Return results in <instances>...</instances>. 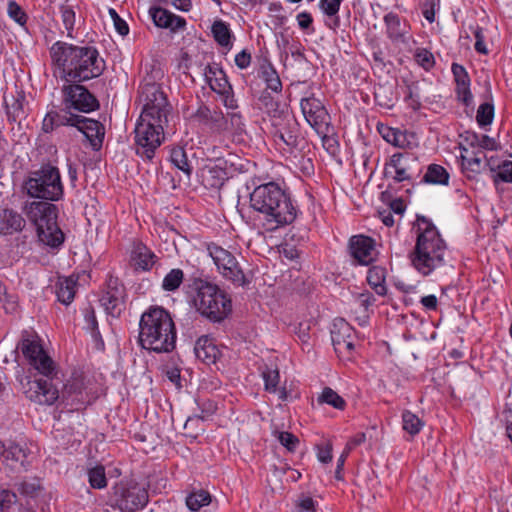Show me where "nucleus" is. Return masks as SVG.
Returning <instances> with one entry per match:
<instances>
[{"mask_svg":"<svg viewBox=\"0 0 512 512\" xmlns=\"http://www.w3.org/2000/svg\"><path fill=\"white\" fill-rule=\"evenodd\" d=\"M29 196L46 201L32 202L27 207V216L34 223L39 240L47 246L57 248L64 242V233L57 224L58 210L48 201H58L64 194L60 171L56 166L44 164L32 171L25 182Z\"/></svg>","mask_w":512,"mask_h":512,"instance_id":"f257e3e1","label":"nucleus"},{"mask_svg":"<svg viewBox=\"0 0 512 512\" xmlns=\"http://www.w3.org/2000/svg\"><path fill=\"white\" fill-rule=\"evenodd\" d=\"M49 53L59 77L65 82H86L98 78L106 68L105 60L93 45L56 41Z\"/></svg>","mask_w":512,"mask_h":512,"instance_id":"f03ea898","label":"nucleus"},{"mask_svg":"<svg viewBox=\"0 0 512 512\" xmlns=\"http://www.w3.org/2000/svg\"><path fill=\"white\" fill-rule=\"evenodd\" d=\"M17 349L21 351L28 364L42 375L41 378L28 381L26 397L40 405L54 404L60 397L56 385L53 384V379L57 375L56 365L44 351L38 337L23 331Z\"/></svg>","mask_w":512,"mask_h":512,"instance_id":"7ed1b4c3","label":"nucleus"},{"mask_svg":"<svg viewBox=\"0 0 512 512\" xmlns=\"http://www.w3.org/2000/svg\"><path fill=\"white\" fill-rule=\"evenodd\" d=\"M249 204L266 231L289 225L297 217L298 209L290 193L273 181L257 185L250 193Z\"/></svg>","mask_w":512,"mask_h":512,"instance_id":"20e7f679","label":"nucleus"},{"mask_svg":"<svg viewBox=\"0 0 512 512\" xmlns=\"http://www.w3.org/2000/svg\"><path fill=\"white\" fill-rule=\"evenodd\" d=\"M417 239L411 261L416 270L429 275L433 270L445 264L446 243L440 237L436 226L425 216L418 215L413 225Z\"/></svg>","mask_w":512,"mask_h":512,"instance_id":"39448f33","label":"nucleus"},{"mask_svg":"<svg viewBox=\"0 0 512 512\" xmlns=\"http://www.w3.org/2000/svg\"><path fill=\"white\" fill-rule=\"evenodd\" d=\"M140 346L155 353H169L176 345V328L170 313L160 306L145 311L139 322Z\"/></svg>","mask_w":512,"mask_h":512,"instance_id":"423d86ee","label":"nucleus"},{"mask_svg":"<svg viewBox=\"0 0 512 512\" xmlns=\"http://www.w3.org/2000/svg\"><path fill=\"white\" fill-rule=\"evenodd\" d=\"M187 286L195 293L196 310L211 322L220 323L232 312V301L228 294L216 284L204 278L202 270L193 269L187 276Z\"/></svg>","mask_w":512,"mask_h":512,"instance_id":"0eeeda50","label":"nucleus"},{"mask_svg":"<svg viewBox=\"0 0 512 512\" xmlns=\"http://www.w3.org/2000/svg\"><path fill=\"white\" fill-rule=\"evenodd\" d=\"M149 494L144 484L134 479H121L110 489L107 504L121 512H136L146 507Z\"/></svg>","mask_w":512,"mask_h":512,"instance_id":"6e6552de","label":"nucleus"},{"mask_svg":"<svg viewBox=\"0 0 512 512\" xmlns=\"http://www.w3.org/2000/svg\"><path fill=\"white\" fill-rule=\"evenodd\" d=\"M167 122H158V120L139 117L134 133L136 154L144 160L151 161L155 156V151L160 147L164 140V125Z\"/></svg>","mask_w":512,"mask_h":512,"instance_id":"1a4fd4ad","label":"nucleus"},{"mask_svg":"<svg viewBox=\"0 0 512 512\" xmlns=\"http://www.w3.org/2000/svg\"><path fill=\"white\" fill-rule=\"evenodd\" d=\"M139 97L143 103L140 116L155 119L158 122H168L167 116L171 111V106L160 85L156 83L141 85Z\"/></svg>","mask_w":512,"mask_h":512,"instance_id":"9d476101","label":"nucleus"},{"mask_svg":"<svg viewBox=\"0 0 512 512\" xmlns=\"http://www.w3.org/2000/svg\"><path fill=\"white\" fill-rule=\"evenodd\" d=\"M61 88L62 104L67 109L81 113H90L99 109L98 99L83 85L82 82H66Z\"/></svg>","mask_w":512,"mask_h":512,"instance_id":"9b49d317","label":"nucleus"},{"mask_svg":"<svg viewBox=\"0 0 512 512\" xmlns=\"http://www.w3.org/2000/svg\"><path fill=\"white\" fill-rule=\"evenodd\" d=\"M417 158L408 152L395 153L384 167V177L392 178L395 182L412 180L419 173Z\"/></svg>","mask_w":512,"mask_h":512,"instance_id":"f8f14e48","label":"nucleus"},{"mask_svg":"<svg viewBox=\"0 0 512 512\" xmlns=\"http://www.w3.org/2000/svg\"><path fill=\"white\" fill-rule=\"evenodd\" d=\"M125 297L124 285L118 278L110 276L106 280L99 302L108 315L118 317L123 309Z\"/></svg>","mask_w":512,"mask_h":512,"instance_id":"ddd939ff","label":"nucleus"},{"mask_svg":"<svg viewBox=\"0 0 512 512\" xmlns=\"http://www.w3.org/2000/svg\"><path fill=\"white\" fill-rule=\"evenodd\" d=\"M300 106L306 121L317 133L327 132L330 116L319 99L314 96L303 98Z\"/></svg>","mask_w":512,"mask_h":512,"instance_id":"4468645a","label":"nucleus"},{"mask_svg":"<svg viewBox=\"0 0 512 512\" xmlns=\"http://www.w3.org/2000/svg\"><path fill=\"white\" fill-rule=\"evenodd\" d=\"M461 169L468 179H476L479 174L487 170L485 153L480 149H471L464 142H459Z\"/></svg>","mask_w":512,"mask_h":512,"instance_id":"2eb2a0df","label":"nucleus"},{"mask_svg":"<svg viewBox=\"0 0 512 512\" xmlns=\"http://www.w3.org/2000/svg\"><path fill=\"white\" fill-rule=\"evenodd\" d=\"M348 251L357 264L368 266L375 260V240L362 234L353 235L348 242Z\"/></svg>","mask_w":512,"mask_h":512,"instance_id":"dca6fc26","label":"nucleus"},{"mask_svg":"<svg viewBox=\"0 0 512 512\" xmlns=\"http://www.w3.org/2000/svg\"><path fill=\"white\" fill-rule=\"evenodd\" d=\"M62 401L71 411H79L90 404V397L82 378H75L64 386Z\"/></svg>","mask_w":512,"mask_h":512,"instance_id":"f3484780","label":"nucleus"},{"mask_svg":"<svg viewBox=\"0 0 512 512\" xmlns=\"http://www.w3.org/2000/svg\"><path fill=\"white\" fill-rule=\"evenodd\" d=\"M148 13L154 25L158 28L167 29L173 34L186 29V19L165 8L151 6Z\"/></svg>","mask_w":512,"mask_h":512,"instance_id":"a211bd4d","label":"nucleus"},{"mask_svg":"<svg viewBox=\"0 0 512 512\" xmlns=\"http://www.w3.org/2000/svg\"><path fill=\"white\" fill-rule=\"evenodd\" d=\"M353 331V327L345 319H334L331 328V339L337 353L351 352L354 349Z\"/></svg>","mask_w":512,"mask_h":512,"instance_id":"6ab92c4d","label":"nucleus"},{"mask_svg":"<svg viewBox=\"0 0 512 512\" xmlns=\"http://www.w3.org/2000/svg\"><path fill=\"white\" fill-rule=\"evenodd\" d=\"M451 72L455 83L456 99L465 107L473 105V95L470 89L471 79L467 70L458 63H453Z\"/></svg>","mask_w":512,"mask_h":512,"instance_id":"aec40b11","label":"nucleus"},{"mask_svg":"<svg viewBox=\"0 0 512 512\" xmlns=\"http://www.w3.org/2000/svg\"><path fill=\"white\" fill-rule=\"evenodd\" d=\"M75 128L84 134L93 150L101 149L105 137V127L100 121L79 115Z\"/></svg>","mask_w":512,"mask_h":512,"instance_id":"412c9836","label":"nucleus"},{"mask_svg":"<svg viewBox=\"0 0 512 512\" xmlns=\"http://www.w3.org/2000/svg\"><path fill=\"white\" fill-rule=\"evenodd\" d=\"M26 221L21 213L12 208H0V235L8 236L21 232Z\"/></svg>","mask_w":512,"mask_h":512,"instance_id":"4be33fe9","label":"nucleus"},{"mask_svg":"<svg viewBox=\"0 0 512 512\" xmlns=\"http://www.w3.org/2000/svg\"><path fill=\"white\" fill-rule=\"evenodd\" d=\"M194 353L196 358L206 365L215 364L220 356V350L214 339L201 336L195 343Z\"/></svg>","mask_w":512,"mask_h":512,"instance_id":"5701e85b","label":"nucleus"},{"mask_svg":"<svg viewBox=\"0 0 512 512\" xmlns=\"http://www.w3.org/2000/svg\"><path fill=\"white\" fill-rule=\"evenodd\" d=\"M217 166H221V170L225 172L228 179L237 173L248 171L250 162L234 153L228 152L226 156L219 157L215 160Z\"/></svg>","mask_w":512,"mask_h":512,"instance_id":"b1692460","label":"nucleus"},{"mask_svg":"<svg viewBox=\"0 0 512 512\" xmlns=\"http://www.w3.org/2000/svg\"><path fill=\"white\" fill-rule=\"evenodd\" d=\"M199 177L202 184L208 189H220L228 177L225 172L221 170V166L213 164L205 165L201 170Z\"/></svg>","mask_w":512,"mask_h":512,"instance_id":"393cba45","label":"nucleus"},{"mask_svg":"<svg viewBox=\"0 0 512 512\" xmlns=\"http://www.w3.org/2000/svg\"><path fill=\"white\" fill-rule=\"evenodd\" d=\"M131 260L135 269L149 271L156 263L157 256L143 243H137L132 250Z\"/></svg>","mask_w":512,"mask_h":512,"instance_id":"a878e982","label":"nucleus"},{"mask_svg":"<svg viewBox=\"0 0 512 512\" xmlns=\"http://www.w3.org/2000/svg\"><path fill=\"white\" fill-rule=\"evenodd\" d=\"M387 37L393 42H405L408 25L402 21L398 14L389 12L384 16Z\"/></svg>","mask_w":512,"mask_h":512,"instance_id":"bb28decb","label":"nucleus"},{"mask_svg":"<svg viewBox=\"0 0 512 512\" xmlns=\"http://www.w3.org/2000/svg\"><path fill=\"white\" fill-rule=\"evenodd\" d=\"M461 137L463 138L462 142L471 149L495 151L500 147L497 141L488 135L479 136L476 133L465 132Z\"/></svg>","mask_w":512,"mask_h":512,"instance_id":"cd10ccee","label":"nucleus"},{"mask_svg":"<svg viewBox=\"0 0 512 512\" xmlns=\"http://www.w3.org/2000/svg\"><path fill=\"white\" fill-rule=\"evenodd\" d=\"M28 454L29 450L25 443L10 442L7 446L5 461L12 467L16 465L25 467Z\"/></svg>","mask_w":512,"mask_h":512,"instance_id":"c85d7f7f","label":"nucleus"},{"mask_svg":"<svg viewBox=\"0 0 512 512\" xmlns=\"http://www.w3.org/2000/svg\"><path fill=\"white\" fill-rule=\"evenodd\" d=\"M343 0H320L319 7L322 12L329 18L325 21V25L336 31L340 27V17L338 16L340 6Z\"/></svg>","mask_w":512,"mask_h":512,"instance_id":"c756f323","label":"nucleus"},{"mask_svg":"<svg viewBox=\"0 0 512 512\" xmlns=\"http://www.w3.org/2000/svg\"><path fill=\"white\" fill-rule=\"evenodd\" d=\"M170 161L177 169L190 178L193 171V161L189 158L188 153L183 147L177 146L171 149Z\"/></svg>","mask_w":512,"mask_h":512,"instance_id":"7c9ffc66","label":"nucleus"},{"mask_svg":"<svg viewBox=\"0 0 512 512\" xmlns=\"http://www.w3.org/2000/svg\"><path fill=\"white\" fill-rule=\"evenodd\" d=\"M76 287L77 279H74L72 277L59 279L56 285V294L58 301L63 303L64 305H69L75 297Z\"/></svg>","mask_w":512,"mask_h":512,"instance_id":"2f4dec72","label":"nucleus"},{"mask_svg":"<svg viewBox=\"0 0 512 512\" xmlns=\"http://www.w3.org/2000/svg\"><path fill=\"white\" fill-rule=\"evenodd\" d=\"M211 33L217 44L228 49L232 47L233 34L225 21L215 20L211 26Z\"/></svg>","mask_w":512,"mask_h":512,"instance_id":"473e14b6","label":"nucleus"},{"mask_svg":"<svg viewBox=\"0 0 512 512\" xmlns=\"http://www.w3.org/2000/svg\"><path fill=\"white\" fill-rule=\"evenodd\" d=\"M207 250L220 273L229 265H233V261L236 259L228 250L216 244H209Z\"/></svg>","mask_w":512,"mask_h":512,"instance_id":"72a5a7b5","label":"nucleus"},{"mask_svg":"<svg viewBox=\"0 0 512 512\" xmlns=\"http://www.w3.org/2000/svg\"><path fill=\"white\" fill-rule=\"evenodd\" d=\"M385 279V268L381 266H372L371 268H369L367 274V281L369 285L374 289V291L380 296H384L387 293Z\"/></svg>","mask_w":512,"mask_h":512,"instance_id":"f704fd0d","label":"nucleus"},{"mask_svg":"<svg viewBox=\"0 0 512 512\" xmlns=\"http://www.w3.org/2000/svg\"><path fill=\"white\" fill-rule=\"evenodd\" d=\"M421 181L426 184L447 185L448 172L439 164H430Z\"/></svg>","mask_w":512,"mask_h":512,"instance_id":"c9c22d12","label":"nucleus"},{"mask_svg":"<svg viewBox=\"0 0 512 512\" xmlns=\"http://www.w3.org/2000/svg\"><path fill=\"white\" fill-rule=\"evenodd\" d=\"M212 501L210 493L203 489L193 490L186 497V506L192 512L208 506Z\"/></svg>","mask_w":512,"mask_h":512,"instance_id":"e433bc0d","label":"nucleus"},{"mask_svg":"<svg viewBox=\"0 0 512 512\" xmlns=\"http://www.w3.org/2000/svg\"><path fill=\"white\" fill-rule=\"evenodd\" d=\"M192 272L193 270L190 273L185 274L183 270L179 268L170 270L163 278L161 285L162 289L167 292L176 291L184 280L187 281L188 274H191Z\"/></svg>","mask_w":512,"mask_h":512,"instance_id":"4c0bfd02","label":"nucleus"},{"mask_svg":"<svg viewBox=\"0 0 512 512\" xmlns=\"http://www.w3.org/2000/svg\"><path fill=\"white\" fill-rule=\"evenodd\" d=\"M260 77L266 83L267 89H270L275 93H280L282 91V82L280 77L271 64L261 66Z\"/></svg>","mask_w":512,"mask_h":512,"instance_id":"58836bf2","label":"nucleus"},{"mask_svg":"<svg viewBox=\"0 0 512 512\" xmlns=\"http://www.w3.org/2000/svg\"><path fill=\"white\" fill-rule=\"evenodd\" d=\"M59 13L62 23L67 31V37L74 38V26L76 22V13L72 5L67 1L59 5Z\"/></svg>","mask_w":512,"mask_h":512,"instance_id":"ea45409f","label":"nucleus"},{"mask_svg":"<svg viewBox=\"0 0 512 512\" xmlns=\"http://www.w3.org/2000/svg\"><path fill=\"white\" fill-rule=\"evenodd\" d=\"M51 112L54 118V124H56L57 128L61 126L76 127L79 115L73 113L71 109H67L63 106L62 109Z\"/></svg>","mask_w":512,"mask_h":512,"instance_id":"a19ab883","label":"nucleus"},{"mask_svg":"<svg viewBox=\"0 0 512 512\" xmlns=\"http://www.w3.org/2000/svg\"><path fill=\"white\" fill-rule=\"evenodd\" d=\"M88 481L92 488L103 489L107 486L105 468L102 465H96L88 470Z\"/></svg>","mask_w":512,"mask_h":512,"instance_id":"79ce46f5","label":"nucleus"},{"mask_svg":"<svg viewBox=\"0 0 512 512\" xmlns=\"http://www.w3.org/2000/svg\"><path fill=\"white\" fill-rule=\"evenodd\" d=\"M318 401L320 403H326L331 405L335 409L343 410L346 406L345 400L336 393L333 389L326 387L323 389L322 394L319 396Z\"/></svg>","mask_w":512,"mask_h":512,"instance_id":"37998d69","label":"nucleus"},{"mask_svg":"<svg viewBox=\"0 0 512 512\" xmlns=\"http://www.w3.org/2000/svg\"><path fill=\"white\" fill-rule=\"evenodd\" d=\"M225 118L227 119V130H225L223 133L238 136L244 132L245 125L239 112H229L227 115H225Z\"/></svg>","mask_w":512,"mask_h":512,"instance_id":"c03bdc74","label":"nucleus"},{"mask_svg":"<svg viewBox=\"0 0 512 512\" xmlns=\"http://www.w3.org/2000/svg\"><path fill=\"white\" fill-rule=\"evenodd\" d=\"M222 276L238 286H242L246 283L245 275L242 269L239 267L237 260L233 261V265H229L225 270L221 272Z\"/></svg>","mask_w":512,"mask_h":512,"instance_id":"a18cd8bd","label":"nucleus"},{"mask_svg":"<svg viewBox=\"0 0 512 512\" xmlns=\"http://www.w3.org/2000/svg\"><path fill=\"white\" fill-rule=\"evenodd\" d=\"M403 429L410 435H416L422 428L421 420L412 412L404 411L402 414Z\"/></svg>","mask_w":512,"mask_h":512,"instance_id":"49530a36","label":"nucleus"},{"mask_svg":"<svg viewBox=\"0 0 512 512\" xmlns=\"http://www.w3.org/2000/svg\"><path fill=\"white\" fill-rule=\"evenodd\" d=\"M85 323L86 328L90 331L94 340L96 342H100V344L103 346L104 343L98 328V322L96 319L95 311L91 306L85 310Z\"/></svg>","mask_w":512,"mask_h":512,"instance_id":"de8ad7c7","label":"nucleus"},{"mask_svg":"<svg viewBox=\"0 0 512 512\" xmlns=\"http://www.w3.org/2000/svg\"><path fill=\"white\" fill-rule=\"evenodd\" d=\"M383 138L388 143L399 148H404L409 145L406 133L398 129L388 128L387 132L383 134Z\"/></svg>","mask_w":512,"mask_h":512,"instance_id":"09e8293b","label":"nucleus"},{"mask_svg":"<svg viewBox=\"0 0 512 512\" xmlns=\"http://www.w3.org/2000/svg\"><path fill=\"white\" fill-rule=\"evenodd\" d=\"M16 486L20 494L31 498L35 497L41 489L40 481L35 478L25 479L19 482Z\"/></svg>","mask_w":512,"mask_h":512,"instance_id":"8fccbe9b","label":"nucleus"},{"mask_svg":"<svg viewBox=\"0 0 512 512\" xmlns=\"http://www.w3.org/2000/svg\"><path fill=\"white\" fill-rule=\"evenodd\" d=\"M497 169V173L491 175L495 184L499 181L512 183V161H503L501 165H497Z\"/></svg>","mask_w":512,"mask_h":512,"instance_id":"3c124183","label":"nucleus"},{"mask_svg":"<svg viewBox=\"0 0 512 512\" xmlns=\"http://www.w3.org/2000/svg\"><path fill=\"white\" fill-rule=\"evenodd\" d=\"M494 118V106L490 103H483L479 106L476 119L480 126L490 125Z\"/></svg>","mask_w":512,"mask_h":512,"instance_id":"603ef678","label":"nucleus"},{"mask_svg":"<svg viewBox=\"0 0 512 512\" xmlns=\"http://www.w3.org/2000/svg\"><path fill=\"white\" fill-rule=\"evenodd\" d=\"M199 407L201 410V414L195 415L193 417H188L185 423V428H187V426L194 421H198L200 419L205 420L208 416L214 414L217 410V404L211 400L204 401L199 405Z\"/></svg>","mask_w":512,"mask_h":512,"instance_id":"864d4df0","label":"nucleus"},{"mask_svg":"<svg viewBox=\"0 0 512 512\" xmlns=\"http://www.w3.org/2000/svg\"><path fill=\"white\" fill-rule=\"evenodd\" d=\"M208 126L218 133L227 130V119L221 110L213 109V114L208 120Z\"/></svg>","mask_w":512,"mask_h":512,"instance_id":"5fc2aeb1","label":"nucleus"},{"mask_svg":"<svg viewBox=\"0 0 512 512\" xmlns=\"http://www.w3.org/2000/svg\"><path fill=\"white\" fill-rule=\"evenodd\" d=\"M264 383H265V390L268 392L276 393L280 375L279 371L277 369H269L267 368L262 373Z\"/></svg>","mask_w":512,"mask_h":512,"instance_id":"6e6d98bb","label":"nucleus"},{"mask_svg":"<svg viewBox=\"0 0 512 512\" xmlns=\"http://www.w3.org/2000/svg\"><path fill=\"white\" fill-rule=\"evenodd\" d=\"M7 12L10 18L20 25H25L27 22V15L24 10L15 1L8 2Z\"/></svg>","mask_w":512,"mask_h":512,"instance_id":"4d7b16f0","label":"nucleus"},{"mask_svg":"<svg viewBox=\"0 0 512 512\" xmlns=\"http://www.w3.org/2000/svg\"><path fill=\"white\" fill-rule=\"evenodd\" d=\"M209 87L215 93L221 94L227 93V90H231L232 85L230 84L226 73L223 71L218 77L211 81Z\"/></svg>","mask_w":512,"mask_h":512,"instance_id":"13d9d810","label":"nucleus"},{"mask_svg":"<svg viewBox=\"0 0 512 512\" xmlns=\"http://www.w3.org/2000/svg\"><path fill=\"white\" fill-rule=\"evenodd\" d=\"M259 102L261 107L268 113V114H276L279 108V103L274 99L273 96L267 91H263L259 97Z\"/></svg>","mask_w":512,"mask_h":512,"instance_id":"bf43d9fd","label":"nucleus"},{"mask_svg":"<svg viewBox=\"0 0 512 512\" xmlns=\"http://www.w3.org/2000/svg\"><path fill=\"white\" fill-rule=\"evenodd\" d=\"M414 58L425 70H429L434 65L433 54L424 48L417 49Z\"/></svg>","mask_w":512,"mask_h":512,"instance_id":"052dcab7","label":"nucleus"},{"mask_svg":"<svg viewBox=\"0 0 512 512\" xmlns=\"http://www.w3.org/2000/svg\"><path fill=\"white\" fill-rule=\"evenodd\" d=\"M288 128H285V131L279 130L277 132L279 139L288 147L295 148L298 145V135L297 130L294 131L288 123Z\"/></svg>","mask_w":512,"mask_h":512,"instance_id":"680f3d73","label":"nucleus"},{"mask_svg":"<svg viewBox=\"0 0 512 512\" xmlns=\"http://www.w3.org/2000/svg\"><path fill=\"white\" fill-rule=\"evenodd\" d=\"M278 440L289 452H294L299 444L298 437L287 431L279 432Z\"/></svg>","mask_w":512,"mask_h":512,"instance_id":"e2e57ef3","label":"nucleus"},{"mask_svg":"<svg viewBox=\"0 0 512 512\" xmlns=\"http://www.w3.org/2000/svg\"><path fill=\"white\" fill-rule=\"evenodd\" d=\"M17 502V495L7 489L0 490V512H5Z\"/></svg>","mask_w":512,"mask_h":512,"instance_id":"0e129e2a","label":"nucleus"},{"mask_svg":"<svg viewBox=\"0 0 512 512\" xmlns=\"http://www.w3.org/2000/svg\"><path fill=\"white\" fill-rule=\"evenodd\" d=\"M109 14L114 22V27L116 29V31L122 35V36H126L128 33H129V27H128V24L126 23L125 20H123L119 15L118 13L116 12L115 9L113 8H110L109 9Z\"/></svg>","mask_w":512,"mask_h":512,"instance_id":"69168bd1","label":"nucleus"},{"mask_svg":"<svg viewBox=\"0 0 512 512\" xmlns=\"http://www.w3.org/2000/svg\"><path fill=\"white\" fill-rule=\"evenodd\" d=\"M223 71L224 70L222 69V67L217 63L208 64L204 68V76H205V80L208 83V85L211 83V81H213L216 77H218Z\"/></svg>","mask_w":512,"mask_h":512,"instance_id":"338daca9","label":"nucleus"},{"mask_svg":"<svg viewBox=\"0 0 512 512\" xmlns=\"http://www.w3.org/2000/svg\"><path fill=\"white\" fill-rule=\"evenodd\" d=\"M310 326L308 323H298L294 326L293 332L303 344H308L310 338Z\"/></svg>","mask_w":512,"mask_h":512,"instance_id":"774afa93","label":"nucleus"}]
</instances>
